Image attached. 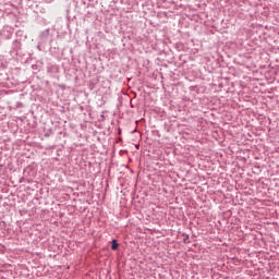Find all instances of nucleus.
<instances>
[{"mask_svg": "<svg viewBox=\"0 0 279 279\" xmlns=\"http://www.w3.org/2000/svg\"><path fill=\"white\" fill-rule=\"evenodd\" d=\"M111 250H113V251L119 250V242H117V240H112Z\"/></svg>", "mask_w": 279, "mask_h": 279, "instance_id": "f257e3e1", "label": "nucleus"}, {"mask_svg": "<svg viewBox=\"0 0 279 279\" xmlns=\"http://www.w3.org/2000/svg\"><path fill=\"white\" fill-rule=\"evenodd\" d=\"M183 243H189V234L184 235Z\"/></svg>", "mask_w": 279, "mask_h": 279, "instance_id": "f03ea898", "label": "nucleus"}]
</instances>
